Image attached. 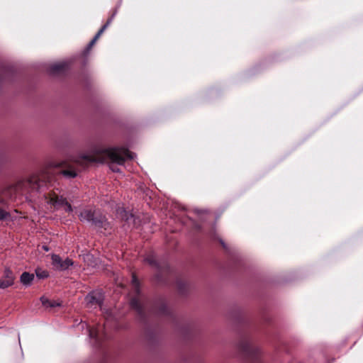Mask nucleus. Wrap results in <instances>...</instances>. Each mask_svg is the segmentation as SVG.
<instances>
[{"label": "nucleus", "mask_w": 363, "mask_h": 363, "mask_svg": "<svg viewBox=\"0 0 363 363\" xmlns=\"http://www.w3.org/2000/svg\"><path fill=\"white\" fill-rule=\"evenodd\" d=\"M43 176L38 173L32 174L29 178L21 179L15 184L8 185L0 193V220L6 219L10 215L6 209V199H13L18 194L27 191H39L43 186Z\"/></svg>", "instance_id": "nucleus-1"}, {"label": "nucleus", "mask_w": 363, "mask_h": 363, "mask_svg": "<svg viewBox=\"0 0 363 363\" xmlns=\"http://www.w3.org/2000/svg\"><path fill=\"white\" fill-rule=\"evenodd\" d=\"M135 154L125 147H111L104 149L96 147L91 152V155H84L83 158L89 162H104L110 161V169L114 172H119L118 165H123L127 159L132 160Z\"/></svg>", "instance_id": "nucleus-2"}, {"label": "nucleus", "mask_w": 363, "mask_h": 363, "mask_svg": "<svg viewBox=\"0 0 363 363\" xmlns=\"http://www.w3.org/2000/svg\"><path fill=\"white\" fill-rule=\"evenodd\" d=\"M79 218L81 221L91 223L98 229L104 228V230H107L109 228V223L105 216L99 211L91 208L84 209L79 214Z\"/></svg>", "instance_id": "nucleus-3"}, {"label": "nucleus", "mask_w": 363, "mask_h": 363, "mask_svg": "<svg viewBox=\"0 0 363 363\" xmlns=\"http://www.w3.org/2000/svg\"><path fill=\"white\" fill-rule=\"evenodd\" d=\"M84 155H91V152L89 154H84L79 158L74 160V164H69L65 167L64 169L60 172V174L66 179H72L78 175L79 169L76 166H82V168L85 167V165L89 163L86 161L83 157Z\"/></svg>", "instance_id": "nucleus-4"}, {"label": "nucleus", "mask_w": 363, "mask_h": 363, "mask_svg": "<svg viewBox=\"0 0 363 363\" xmlns=\"http://www.w3.org/2000/svg\"><path fill=\"white\" fill-rule=\"evenodd\" d=\"M103 301L104 294L99 291H92L85 297L87 307L90 308H96V306L101 308Z\"/></svg>", "instance_id": "nucleus-5"}, {"label": "nucleus", "mask_w": 363, "mask_h": 363, "mask_svg": "<svg viewBox=\"0 0 363 363\" xmlns=\"http://www.w3.org/2000/svg\"><path fill=\"white\" fill-rule=\"evenodd\" d=\"M242 350L245 355L255 362H259V350L257 347L249 342H245L242 345Z\"/></svg>", "instance_id": "nucleus-6"}, {"label": "nucleus", "mask_w": 363, "mask_h": 363, "mask_svg": "<svg viewBox=\"0 0 363 363\" xmlns=\"http://www.w3.org/2000/svg\"><path fill=\"white\" fill-rule=\"evenodd\" d=\"M52 264L56 269L63 271L67 269L70 266H72L73 262L69 258L62 260L59 255H52Z\"/></svg>", "instance_id": "nucleus-7"}, {"label": "nucleus", "mask_w": 363, "mask_h": 363, "mask_svg": "<svg viewBox=\"0 0 363 363\" xmlns=\"http://www.w3.org/2000/svg\"><path fill=\"white\" fill-rule=\"evenodd\" d=\"M51 203L56 207L63 206L66 212L72 211L71 204L67 201L65 198L60 196H55L51 199Z\"/></svg>", "instance_id": "nucleus-8"}, {"label": "nucleus", "mask_w": 363, "mask_h": 363, "mask_svg": "<svg viewBox=\"0 0 363 363\" xmlns=\"http://www.w3.org/2000/svg\"><path fill=\"white\" fill-rule=\"evenodd\" d=\"M69 67L67 61H62L54 63L49 67V72L52 74H58L65 72Z\"/></svg>", "instance_id": "nucleus-9"}, {"label": "nucleus", "mask_w": 363, "mask_h": 363, "mask_svg": "<svg viewBox=\"0 0 363 363\" xmlns=\"http://www.w3.org/2000/svg\"><path fill=\"white\" fill-rule=\"evenodd\" d=\"M13 281L14 276L13 272L9 269H5L4 276L0 279V289H6L11 286L13 284Z\"/></svg>", "instance_id": "nucleus-10"}, {"label": "nucleus", "mask_w": 363, "mask_h": 363, "mask_svg": "<svg viewBox=\"0 0 363 363\" xmlns=\"http://www.w3.org/2000/svg\"><path fill=\"white\" fill-rule=\"evenodd\" d=\"M115 16V13H113L111 17H110L107 22L106 23V24H104L101 28L98 31V33L96 34V35L94 36V38L91 40V42L89 43L87 48H86V52H89V50L92 48V46L95 44V43L96 42V40L99 39V38L101 35V34L104 32V30L108 28V26L110 25V23H111L113 17Z\"/></svg>", "instance_id": "nucleus-11"}, {"label": "nucleus", "mask_w": 363, "mask_h": 363, "mask_svg": "<svg viewBox=\"0 0 363 363\" xmlns=\"http://www.w3.org/2000/svg\"><path fill=\"white\" fill-rule=\"evenodd\" d=\"M34 279V275L28 272H23L20 277V281L26 286H30Z\"/></svg>", "instance_id": "nucleus-12"}, {"label": "nucleus", "mask_w": 363, "mask_h": 363, "mask_svg": "<svg viewBox=\"0 0 363 363\" xmlns=\"http://www.w3.org/2000/svg\"><path fill=\"white\" fill-rule=\"evenodd\" d=\"M40 301L43 306L45 308H55L61 306V303L60 302L54 300H49L48 298L45 296H42L40 298Z\"/></svg>", "instance_id": "nucleus-13"}, {"label": "nucleus", "mask_w": 363, "mask_h": 363, "mask_svg": "<svg viewBox=\"0 0 363 363\" xmlns=\"http://www.w3.org/2000/svg\"><path fill=\"white\" fill-rule=\"evenodd\" d=\"M130 306L140 315H142L143 313V306L140 303V301L138 298H132L131 301H130Z\"/></svg>", "instance_id": "nucleus-14"}, {"label": "nucleus", "mask_w": 363, "mask_h": 363, "mask_svg": "<svg viewBox=\"0 0 363 363\" xmlns=\"http://www.w3.org/2000/svg\"><path fill=\"white\" fill-rule=\"evenodd\" d=\"M89 336L91 339H94L96 342L99 340V330L97 329H88Z\"/></svg>", "instance_id": "nucleus-15"}, {"label": "nucleus", "mask_w": 363, "mask_h": 363, "mask_svg": "<svg viewBox=\"0 0 363 363\" xmlns=\"http://www.w3.org/2000/svg\"><path fill=\"white\" fill-rule=\"evenodd\" d=\"M157 313L160 315L166 314L167 313V307L164 303L162 302L160 303V306Z\"/></svg>", "instance_id": "nucleus-16"}, {"label": "nucleus", "mask_w": 363, "mask_h": 363, "mask_svg": "<svg viewBox=\"0 0 363 363\" xmlns=\"http://www.w3.org/2000/svg\"><path fill=\"white\" fill-rule=\"evenodd\" d=\"M132 285L133 287L134 288L135 291L137 294L139 293V281L135 275H133L132 277Z\"/></svg>", "instance_id": "nucleus-17"}, {"label": "nucleus", "mask_w": 363, "mask_h": 363, "mask_svg": "<svg viewBox=\"0 0 363 363\" xmlns=\"http://www.w3.org/2000/svg\"><path fill=\"white\" fill-rule=\"evenodd\" d=\"M36 276L40 279L47 278L48 277V272L44 270H36Z\"/></svg>", "instance_id": "nucleus-18"}, {"label": "nucleus", "mask_w": 363, "mask_h": 363, "mask_svg": "<svg viewBox=\"0 0 363 363\" xmlns=\"http://www.w3.org/2000/svg\"><path fill=\"white\" fill-rule=\"evenodd\" d=\"M146 262H148L150 265L158 267V263L153 257H147L146 259Z\"/></svg>", "instance_id": "nucleus-19"}, {"label": "nucleus", "mask_w": 363, "mask_h": 363, "mask_svg": "<svg viewBox=\"0 0 363 363\" xmlns=\"http://www.w3.org/2000/svg\"><path fill=\"white\" fill-rule=\"evenodd\" d=\"M62 165V164H61V163H57V164H53L54 167H61Z\"/></svg>", "instance_id": "nucleus-20"}, {"label": "nucleus", "mask_w": 363, "mask_h": 363, "mask_svg": "<svg viewBox=\"0 0 363 363\" xmlns=\"http://www.w3.org/2000/svg\"><path fill=\"white\" fill-rule=\"evenodd\" d=\"M220 243L223 245V247H225V244L223 240H220Z\"/></svg>", "instance_id": "nucleus-21"}, {"label": "nucleus", "mask_w": 363, "mask_h": 363, "mask_svg": "<svg viewBox=\"0 0 363 363\" xmlns=\"http://www.w3.org/2000/svg\"><path fill=\"white\" fill-rule=\"evenodd\" d=\"M43 248L45 250V251H48L49 249L47 246H43Z\"/></svg>", "instance_id": "nucleus-22"}]
</instances>
